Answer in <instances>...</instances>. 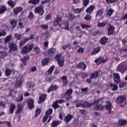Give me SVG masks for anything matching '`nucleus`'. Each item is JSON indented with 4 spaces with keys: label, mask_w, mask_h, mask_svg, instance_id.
Instances as JSON below:
<instances>
[{
    "label": "nucleus",
    "mask_w": 127,
    "mask_h": 127,
    "mask_svg": "<svg viewBox=\"0 0 127 127\" xmlns=\"http://www.w3.org/2000/svg\"><path fill=\"white\" fill-rule=\"evenodd\" d=\"M84 48L80 47V48L77 50V53H80V54H83L84 53Z\"/></svg>",
    "instance_id": "55"
},
{
    "label": "nucleus",
    "mask_w": 127,
    "mask_h": 127,
    "mask_svg": "<svg viewBox=\"0 0 127 127\" xmlns=\"http://www.w3.org/2000/svg\"><path fill=\"white\" fill-rule=\"evenodd\" d=\"M73 116L72 114H68L64 118V122L65 124L68 125V123H70L71 121H72V119H73Z\"/></svg>",
    "instance_id": "15"
},
{
    "label": "nucleus",
    "mask_w": 127,
    "mask_h": 127,
    "mask_svg": "<svg viewBox=\"0 0 127 127\" xmlns=\"http://www.w3.org/2000/svg\"><path fill=\"white\" fill-rule=\"evenodd\" d=\"M49 62H50V59H49V58H45L41 62V65L43 67L47 66V65L49 64Z\"/></svg>",
    "instance_id": "21"
},
{
    "label": "nucleus",
    "mask_w": 127,
    "mask_h": 127,
    "mask_svg": "<svg viewBox=\"0 0 127 127\" xmlns=\"http://www.w3.org/2000/svg\"><path fill=\"white\" fill-rule=\"evenodd\" d=\"M28 18H29V19H30L31 20H32V19L34 18V14H33L32 11H30L29 12V15L28 16Z\"/></svg>",
    "instance_id": "50"
},
{
    "label": "nucleus",
    "mask_w": 127,
    "mask_h": 127,
    "mask_svg": "<svg viewBox=\"0 0 127 127\" xmlns=\"http://www.w3.org/2000/svg\"><path fill=\"white\" fill-rule=\"evenodd\" d=\"M30 58V57H29V56L26 55L23 57V58L21 59V60L24 66H25L26 65V64L27 63V60H29Z\"/></svg>",
    "instance_id": "26"
},
{
    "label": "nucleus",
    "mask_w": 127,
    "mask_h": 127,
    "mask_svg": "<svg viewBox=\"0 0 127 127\" xmlns=\"http://www.w3.org/2000/svg\"><path fill=\"white\" fill-rule=\"evenodd\" d=\"M112 109H113V105H112V102L110 101L106 102V111L108 112V114L109 115L113 114Z\"/></svg>",
    "instance_id": "8"
},
{
    "label": "nucleus",
    "mask_w": 127,
    "mask_h": 127,
    "mask_svg": "<svg viewBox=\"0 0 127 127\" xmlns=\"http://www.w3.org/2000/svg\"><path fill=\"white\" fill-rule=\"evenodd\" d=\"M30 58V57H29V56L26 55L23 57V58L21 59V60L24 66H25L26 65V64L27 63V60H29Z\"/></svg>",
    "instance_id": "28"
},
{
    "label": "nucleus",
    "mask_w": 127,
    "mask_h": 127,
    "mask_svg": "<svg viewBox=\"0 0 127 127\" xmlns=\"http://www.w3.org/2000/svg\"><path fill=\"white\" fill-rule=\"evenodd\" d=\"M55 68V65H53L51 66L49 69L46 71V75H51L53 73V71Z\"/></svg>",
    "instance_id": "32"
},
{
    "label": "nucleus",
    "mask_w": 127,
    "mask_h": 127,
    "mask_svg": "<svg viewBox=\"0 0 127 127\" xmlns=\"http://www.w3.org/2000/svg\"><path fill=\"white\" fill-rule=\"evenodd\" d=\"M109 87L111 90V91H113L114 92L116 91H118V89H119V86H118V84L116 83H113L112 82H109Z\"/></svg>",
    "instance_id": "12"
},
{
    "label": "nucleus",
    "mask_w": 127,
    "mask_h": 127,
    "mask_svg": "<svg viewBox=\"0 0 127 127\" xmlns=\"http://www.w3.org/2000/svg\"><path fill=\"white\" fill-rule=\"evenodd\" d=\"M62 122L61 121H53L52 123V127H57V126Z\"/></svg>",
    "instance_id": "41"
},
{
    "label": "nucleus",
    "mask_w": 127,
    "mask_h": 127,
    "mask_svg": "<svg viewBox=\"0 0 127 127\" xmlns=\"http://www.w3.org/2000/svg\"><path fill=\"white\" fill-rule=\"evenodd\" d=\"M5 35H6V31L4 30L0 31V37H1L2 36H5Z\"/></svg>",
    "instance_id": "64"
},
{
    "label": "nucleus",
    "mask_w": 127,
    "mask_h": 127,
    "mask_svg": "<svg viewBox=\"0 0 127 127\" xmlns=\"http://www.w3.org/2000/svg\"><path fill=\"white\" fill-rule=\"evenodd\" d=\"M35 13H38L40 16H42L43 14H44V8H43V6L42 5H40L39 6L36 7L34 9Z\"/></svg>",
    "instance_id": "6"
},
{
    "label": "nucleus",
    "mask_w": 127,
    "mask_h": 127,
    "mask_svg": "<svg viewBox=\"0 0 127 127\" xmlns=\"http://www.w3.org/2000/svg\"><path fill=\"white\" fill-rule=\"evenodd\" d=\"M114 12H115V10L113 8H109L106 13V15L107 16H108V17H111V16L113 15Z\"/></svg>",
    "instance_id": "38"
},
{
    "label": "nucleus",
    "mask_w": 127,
    "mask_h": 127,
    "mask_svg": "<svg viewBox=\"0 0 127 127\" xmlns=\"http://www.w3.org/2000/svg\"><path fill=\"white\" fill-rule=\"evenodd\" d=\"M104 100H105V97H101L97 100L94 99L93 102L91 103H90L88 101H86L83 102L82 104V107L83 108H87V109H89L91 106L96 105L95 107L96 111H102V110H104V106L102 105Z\"/></svg>",
    "instance_id": "1"
},
{
    "label": "nucleus",
    "mask_w": 127,
    "mask_h": 127,
    "mask_svg": "<svg viewBox=\"0 0 127 127\" xmlns=\"http://www.w3.org/2000/svg\"><path fill=\"white\" fill-rule=\"evenodd\" d=\"M127 82L126 81H123V82H120L119 83V87L120 88H124L125 86H126Z\"/></svg>",
    "instance_id": "62"
},
{
    "label": "nucleus",
    "mask_w": 127,
    "mask_h": 127,
    "mask_svg": "<svg viewBox=\"0 0 127 127\" xmlns=\"http://www.w3.org/2000/svg\"><path fill=\"white\" fill-rule=\"evenodd\" d=\"M82 8H75L73 9L74 13H80L81 11H82Z\"/></svg>",
    "instance_id": "63"
},
{
    "label": "nucleus",
    "mask_w": 127,
    "mask_h": 127,
    "mask_svg": "<svg viewBox=\"0 0 127 127\" xmlns=\"http://www.w3.org/2000/svg\"><path fill=\"white\" fill-rule=\"evenodd\" d=\"M107 30L108 35H113L114 31H115V27L111 24H109L107 27Z\"/></svg>",
    "instance_id": "13"
},
{
    "label": "nucleus",
    "mask_w": 127,
    "mask_h": 127,
    "mask_svg": "<svg viewBox=\"0 0 127 127\" xmlns=\"http://www.w3.org/2000/svg\"><path fill=\"white\" fill-rule=\"evenodd\" d=\"M55 68V65H53L51 66L49 69L46 71V75H51L53 73V71Z\"/></svg>",
    "instance_id": "33"
},
{
    "label": "nucleus",
    "mask_w": 127,
    "mask_h": 127,
    "mask_svg": "<svg viewBox=\"0 0 127 127\" xmlns=\"http://www.w3.org/2000/svg\"><path fill=\"white\" fill-rule=\"evenodd\" d=\"M40 28H43L44 30H47L49 28V26L47 24H41L40 25Z\"/></svg>",
    "instance_id": "56"
},
{
    "label": "nucleus",
    "mask_w": 127,
    "mask_h": 127,
    "mask_svg": "<svg viewBox=\"0 0 127 127\" xmlns=\"http://www.w3.org/2000/svg\"><path fill=\"white\" fill-rule=\"evenodd\" d=\"M22 85V80L20 79L19 80H17L15 84V86L16 88H19L20 86Z\"/></svg>",
    "instance_id": "44"
},
{
    "label": "nucleus",
    "mask_w": 127,
    "mask_h": 127,
    "mask_svg": "<svg viewBox=\"0 0 127 127\" xmlns=\"http://www.w3.org/2000/svg\"><path fill=\"white\" fill-rule=\"evenodd\" d=\"M27 105L29 110H32L34 108V99L32 98L28 99Z\"/></svg>",
    "instance_id": "9"
},
{
    "label": "nucleus",
    "mask_w": 127,
    "mask_h": 127,
    "mask_svg": "<svg viewBox=\"0 0 127 127\" xmlns=\"http://www.w3.org/2000/svg\"><path fill=\"white\" fill-rule=\"evenodd\" d=\"M7 56V54L5 52L0 51V58L2 59H4L5 57Z\"/></svg>",
    "instance_id": "46"
},
{
    "label": "nucleus",
    "mask_w": 127,
    "mask_h": 127,
    "mask_svg": "<svg viewBox=\"0 0 127 127\" xmlns=\"http://www.w3.org/2000/svg\"><path fill=\"white\" fill-rule=\"evenodd\" d=\"M72 93H73V89H69L65 92V99L66 100H70L72 98L71 95H72Z\"/></svg>",
    "instance_id": "20"
},
{
    "label": "nucleus",
    "mask_w": 127,
    "mask_h": 127,
    "mask_svg": "<svg viewBox=\"0 0 127 127\" xmlns=\"http://www.w3.org/2000/svg\"><path fill=\"white\" fill-rule=\"evenodd\" d=\"M62 20V17L61 16L59 17L58 15H57V17L54 21V25L55 26H57L58 25H59V26H61V24H59V22Z\"/></svg>",
    "instance_id": "14"
},
{
    "label": "nucleus",
    "mask_w": 127,
    "mask_h": 127,
    "mask_svg": "<svg viewBox=\"0 0 127 127\" xmlns=\"http://www.w3.org/2000/svg\"><path fill=\"white\" fill-rule=\"evenodd\" d=\"M41 113V109H37L35 111V115L34 116L35 118H37L39 115Z\"/></svg>",
    "instance_id": "49"
},
{
    "label": "nucleus",
    "mask_w": 127,
    "mask_h": 127,
    "mask_svg": "<svg viewBox=\"0 0 127 127\" xmlns=\"http://www.w3.org/2000/svg\"><path fill=\"white\" fill-rule=\"evenodd\" d=\"M81 27H82V29H89L91 26L90 25H87L85 24H81L80 25Z\"/></svg>",
    "instance_id": "48"
},
{
    "label": "nucleus",
    "mask_w": 127,
    "mask_h": 127,
    "mask_svg": "<svg viewBox=\"0 0 127 127\" xmlns=\"http://www.w3.org/2000/svg\"><path fill=\"white\" fill-rule=\"evenodd\" d=\"M117 71L121 74H124L127 71V61L119 64L117 67Z\"/></svg>",
    "instance_id": "3"
},
{
    "label": "nucleus",
    "mask_w": 127,
    "mask_h": 127,
    "mask_svg": "<svg viewBox=\"0 0 127 127\" xmlns=\"http://www.w3.org/2000/svg\"><path fill=\"white\" fill-rule=\"evenodd\" d=\"M90 3V0H83V6H87Z\"/></svg>",
    "instance_id": "60"
},
{
    "label": "nucleus",
    "mask_w": 127,
    "mask_h": 127,
    "mask_svg": "<svg viewBox=\"0 0 127 127\" xmlns=\"http://www.w3.org/2000/svg\"><path fill=\"white\" fill-rule=\"evenodd\" d=\"M55 59L57 61L59 67L61 68L64 66V58L61 59V55H56L55 56Z\"/></svg>",
    "instance_id": "5"
},
{
    "label": "nucleus",
    "mask_w": 127,
    "mask_h": 127,
    "mask_svg": "<svg viewBox=\"0 0 127 127\" xmlns=\"http://www.w3.org/2000/svg\"><path fill=\"white\" fill-rule=\"evenodd\" d=\"M101 49H102V48H101V47H100V46L97 47L96 48H94L92 52H91V55H95V54H98L99 53V52H100V51H101Z\"/></svg>",
    "instance_id": "29"
},
{
    "label": "nucleus",
    "mask_w": 127,
    "mask_h": 127,
    "mask_svg": "<svg viewBox=\"0 0 127 127\" xmlns=\"http://www.w3.org/2000/svg\"><path fill=\"white\" fill-rule=\"evenodd\" d=\"M10 24L12 28H15V27L17 25V20L13 19L10 21Z\"/></svg>",
    "instance_id": "34"
},
{
    "label": "nucleus",
    "mask_w": 127,
    "mask_h": 127,
    "mask_svg": "<svg viewBox=\"0 0 127 127\" xmlns=\"http://www.w3.org/2000/svg\"><path fill=\"white\" fill-rule=\"evenodd\" d=\"M94 9H95V5L92 4L90 5L86 10L85 11L88 14H91L93 11H94Z\"/></svg>",
    "instance_id": "22"
},
{
    "label": "nucleus",
    "mask_w": 127,
    "mask_h": 127,
    "mask_svg": "<svg viewBox=\"0 0 127 127\" xmlns=\"http://www.w3.org/2000/svg\"><path fill=\"white\" fill-rule=\"evenodd\" d=\"M23 10V8L21 6H17L13 8V13L15 15H17L19 12Z\"/></svg>",
    "instance_id": "18"
},
{
    "label": "nucleus",
    "mask_w": 127,
    "mask_h": 127,
    "mask_svg": "<svg viewBox=\"0 0 127 127\" xmlns=\"http://www.w3.org/2000/svg\"><path fill=\"white\" fill-rule=\"evenodd\" d=\"M68 18L70 19L71 20H73L75 18V16L72 12L68 13Z\"/></svg>",
    "instance_id": "61"
},
{
    "label": "nucleus",
    "mask_w": 127,
    "mask_h": 127,
    "mask_svg": "<svg viewBox=\"0 0 127 127\" xmlns=\"http://www.w3.org/2000/svg\"><path fill=\"white\" fill-rule=\"evenodd\" d=\"M12 73V70L9 69V68H6L5 70L4 75L6 77H9Z\"/></svg>",
    "instance_id": "36"
},
{
    "label": "nucleus",
    "mask_w": 127,
    "mask_h": 127,
    "mask_svg": "<svg viewBox=\"0 0 127 127\" xmlns=\"http://www.w3.org/2000/svg\"><path fill=\"white\" fill-rule=\"evenodd\" d=\"M103 12L102 10L99 9L97 11L96 14V17L97 16H102L103 15Z\"/></svg>",
    "instance_id": "53"
},
{
    "label": "nucleus",
    "mask_w": 127,
    "mask_h": 127,
    "mask_svg": "<svg viewBox=\"0 0 127 127\" xmlns=\"http://www.w3.org/2000/svg\"><path fill=\"white\" fill-rule=\"evenodd\" d=\"M30 58V57H29V56L26 55L23 57V58L21 59V60L24 66H25L26 65V64L27 63V60H29Z\"/></svg>",
    "instance_id": "27"
},
{
    "label": "nucleus",
    "mask_w": 127,
    "mask_h": 127,
    "mask_svg": "<svg viewBox=\"0 0 127 127\" xmlns=\"http://www.w3.org/2000/svg\"><path fill=\"white\" fill-rule=\"evenodd\" d=\"M40 1V0H29L28 2V3H31L32 4H34V5H36L38 4Z\"/></svg>",
    "instance_id": "40"
},
{
    "label": "nucleus",
    "mask_w": 127,
    "mask_h": 127,
    "mask_svg": "<svg viewBox=\"0 0 127 127\" xmlns=\"http://www.w3.org/2000/svg\"><path fill=\"white\" fill-rule=\"evenodd\" d=\"M109 38L106 37H102L100 39V44L101 45H106L108 43Z\"/></svg>",
    "instance_id": "25"
},
{
    "label": "nucleus",
    "mask_w": 127,
    "mask_h": 127,
    "mask_svg": "<svg viewBox=\"0 0 127 127\" xmlns=\"http://www.w3.org/2000/svg\"><path fill=\"white\" fill-rule=\"evenodd\" d=\"M22 110H23V107H22L21 103L18 104L15 115H19V114H20V112H22Z\"/></svg>",
    "instance_id": "23"
},
{
    "label": "nucleus",
    "mask_w": 127,
    "mask_h": 127,
    "mask_svg": "<svg viewBox=\"0 0 127 127\" xmlns=\"http://www.w3.org/2000/svg\"><path fill=\"white\" fill-rule=\"evenodd\" d=\"M48 53L49 55H53L56 53V49L54 48H51L48 50Z\"/></svg>",
    "instance_id": "39"
},
{
    "label": "nucleus",
    "mask_w": 127,
    "mask_h": 127,
    "mask_svg": "<svg viewBox=\"0 0 127 127\" xmlns=\"http://www.w3.org/2000/svg\"><path fill=\"white\" fill-rule=\"evenodd\" d=\"M76 68L77 69H81V70L85 71L87 68V65L85 64V63L80 62L76 65Z\"/></svg>",
    "instance_id": "11"
},
{
    "label": "nucleus",
    "mask_w": 127,
    "mask_h": 127,
    "mask_svg": "<svg viewBox=\"0 0 127 127\" xmlns=\"http://www.w3.org/2000/svg\"><path fill=\"white\" fill-rule=\"evenodd\" d=\"M57 90H58V86H57V85H56L52 84L50 86L49 88L48 89L47 92L48 93V94H49V93L52 92V91H57Z\"/></svg>",
    "instance_id": "24"
},
{
    "label": "nucleus",
    "mask_w": 127,
    "mask_h": 127,
    "mask_svg": "<svg viewBox=\"0 0 127 127\" xmlns=\"http://www.w3.org/2000/svg\"><path fill=\"white\" fill-rule=\"evenodd\" d=\"M9 109L8 113L10 115H12V114L14 113L15 109H16V106L14 104V103H11Z\"/></svg>",
    "instance_id": "19"
},
{
    "label": "nucleus",
    "mask_w": 127,
    "mask_h": 127,
    "mask_svg": "<svg viewBox=\"0 0 127 127\" xmlns=\"http://www.w3.org/2000/svg\"><path fill=\"white\" fill-rule=\"evenodd\" d=\"M61 79L63 80V86H66L68 85V80H67V77L66 75H63Z\"/></svg>",
    "instance_id": "35"
},
{
    "label": "nucleus",
    "mask_w": 127,
    "mask_h": 127,
    "mask_svg": "<svg viewBox=\"0 0 127 127\" xmlns=\"http://www.w3.org/2000/svg\"><path fill=\"white\" fill-rule=\"evenodd\" d=\"M119 0H106V2L108 4H112V3H117Z\"/></svg>",
    "instance_id": "47"
},
{
    "label": "nucleus",
    "mask_w": 127,
    "mask_h": 127,
    "mask_svg": "<svg viewBox=\"0 0 127 127\" xmlns=\"http://www.w3.org/2000/svg\"><path fill=\"white\" fill-rule=\"evenodd\" d=\"M68 47L69 48L71 47V44L70 43H68L66 45H64L63 46L62 49L65 51V50H66V49H67V48H68Z\"/></svg>",
    "instance_id": "58"
},
{
    "label": "nucleus",
    "mask_w": 127,
    "mask_h": 127,
    "mask_svg": "<svg viewBox=\"0 0 127 127\" xmlns=\"http://www.w3.org/2000/svg\"><path fill=\"white\" fill-rule=\"evenodd\" d=\"M53 107L55 110H56V109H58V108H60V106L58 104V102L57 101L53 103Z\"/></svg>",
    "instance_id": "52"
},
{
    "label": "nucleus",
    "mask_w": 127,
    "mask_h": 127,
    "mask_svg": "<svg viewBox=\"0 0 127 127\" xmlns=\"http://www.w3.org/2000/svg\"><path fill=\"white\" fill-rule=\"evenodd\" d=\"M116 103H118L119 106L122 108L126 107L127 105V96L125 95L119 96L116 100Z\"/></svg>",
    "instance_id": "2"
},
{
    "label": "nucleus",
    "mask_w": 127,
    "mask_h": 127,
    "mask_svg": "<svg viewBox=\"0 0 127 127\" xmlns=\"http://www.w3.org/2000/svg\"><path fill=\"white\" fill-rule=\"evenodd\" d=\"M114 81L116 84H120L121 82V76L120 74L117 73H113Z\"/></svg>",
    "instance_id": "10"
},
{
    "label": "nucleus",
    "mask_w": 127,
    "mask_h": 127,
    "mask_svg": "<svg viewBox=\"0 0 127 127\" xmlns=\"http://www.w3.org/2000/svg\"><path fill=\"white\" fill-rule=\"evenodd\" d=\"M27 41H28V39H27V38H24V39H22L19 44L20 47H22V46H24L25 43H26Z\"/></svg>",
    "instance_id": "42"
},
{
    "label": "nucleus",
    "mask_w": 127,
    "mask_h": 127,
    "mask_svg": "<svg viewBox=\"0 0 127 127\" xmlns=\"http://www.w3.org/2000/svg\"><path fill=\"white\" fill-rule=\"evenodd\" d=\"M10 40H11V35H10L9 36H7L4 39V43L3 44V49H4L5 50H6V49H8L7 48V45H6V43H7V42H8L9 41H10Z\"/></svg>",
    "instance_id": "16"
},
{
    "label": "nucleus",
    "mask_w": 127,
    "mask_h": 127,
    "mask_svg": "<svg viewBox=\"0 0 127 127\" xmlns=\"http://www.w3.org/2000/svg\"><path fill=\"white\" fill-rule=\"evenodd\" d=\"M9 51L10 52H15V51H17L18 50V48L17 47V45L16 44H15L14 43H9Z\"/></svg>",
    "instance_id": "7"
},
{
    "label": "nucleus",
    "mask_w": 127,
    "mask_h": 127,
    "mask_svg": "<svg viewBox=\"0 0 127 127\" xmlns=\"http://www.w3.org/2000/svg\"><path fill=\"white\" fill-rule=\"evenodd\" d=\"M127 124V121L125 119H120L118 121V124L119 126H126Z\"/></svg>",
    "instance_id": "37"
},
{
    "label": "nucleus",
    "mask_w": 127,
    "mask_h": 127,
    "mask_svg": "<svg viewBox=\"0 0 127 127\" xmlns=\"http://www.w3.org/2000/svg\"><path fill=\"white\" fill-rule=\"evenodd\" d=\"M85 20L86 21H87L88 22H90L92 20V16H91L89 15H87L85 17H84Z\"/></svg>",
    "instance_id": "54"
},
{
    "label": "nucleus",
    "mask_w": 127,
    "mask_h": 127,
    "mask_svg": "<svg viewBox=\"0 0 127 127\" xmlns=\"http://www.w3.org/2000/svg\"><path fill=\"white\" fill-rule=\"evenodd\" d=\"M89 77L91 79H97L99 77V71L96 70L95 72L90 74Z\"/></svg>",
    "instance_id": "30"
},
{
    "label": "nucleus",
    "mask_w": 127,
    "mask_h": 127,
    "mask_svg": "<svg viewBox=\"0 0 127 127\" xmlns=\"http://www.w3.org/2000/svg\"><path fill=\"white\" fill-rule=\"evenodd\" d=\"M7 3L9 6H11V7L13 8L15 6V5L16 4V3L15 2L13 1L12 0H9Z\"/></svg>",
    "instance_id": "43"
},
{
    "label": "nucleus",
    "mask_w": 127,
    "mask_h": 127,
    "mask_svg": "<svg viewBox=\"0 0 127 127\" xmlns=\"http://www.w3.org/2000/svg\"><path fill=\"white\" fill-rule=\"evenodd\" d=\"M33 47H34V44L26 45L22 48L21 52L22 54H27L29 52H31L32 49H33Z\"/></svg>",
    "instance_id": "4"
},
{
    "label": "nucleus",
    "mask_w": 127,
    "mask_h": 127,
    "mask_svg": "<svg viewBox=\"0 0 127 127\" xmlns=\"http://www.w3.org/2000/svg\"><path fill=\"white\" fill-rule=\"evenodd\" d=\"M35 85V84H34V83L31 81L28 82L26 83L27 88H33V87H34Z\"/></svg>",
    "instance_id": "45"
},
{
    "label": "nucleus",
    "mask_w": 127,
    "mask_h": 127,
    "mask_svg": "<svg viewBox=\"0 0 127 127\" xmlns=\"http://www.w3.org/2000/svg\"><path fill=\"white\" fill-rule=\"evenodd\" d=\"M6 6L5 5H0V14H3L5 11H6Z\"/></svg>",
    "instance_id": "31"
},
{
    "label": "nucleus",
    "mask_w": 127,
    "mask_h": 127,
    "mask_svg": "<svg viewBox=\"0 0 127 127\" xmlns=\"http://www.w3.org/2000/svg\"><path fill=\"white\" fill-rule=\"evenodd\" d=\"M23 100V95L22 94H21L20 96H19L16 99V102L17 103H19V102H21Z\"/></svg>",
    "instance_id": "51"
},
{
    "label": "nucleus",
    "mask_w": 127,
    "mask_h": 127,
    "mask_svg": "<svg viewBox=\"0 0 127 127\" xmlns=\"http://www.w3.org/2000/svg\"><path fill=\"white\" fill-rule=\"evenodd\" d=\"M53 112V109L52 108H50L46 112L45 115L46 116H49V115H51Z\"/></svg>",
    "instance_id": "57"
},
{
    "label": "nucleus",
    "mask_w": 127,
    "mask_h": 127,
    "mask_svg": "<svg viewBox=\"0 0 127 127\" xmlns=\"http://www.w3.org/2000/svg\"><path fill=\"white\" fill-rule=\"evenodd\" d=\"M65 27L64 29L65 30H69V26L70 25V24L69 23V21H66L64 23Z\"/></svg>",
    "instance_id": "59"
},
{
    "label": "nucleus",
    "mask_w": 127,
    "mask_h": 127,
    "mask_svg": "<svg viewBox=\"0 0 127 127\" xmlns=\"http://www.w3.org/2000/svg\"><path fill=\"white\" fill-rule=\"evenodd\" d=\"M46 98H47V95L46 94H43L41 95L39 97V100L38 101V104H41V103H43V102H45V100H46Z\"/></svg>",
    "instance_id": "17"
}]
</instances>
